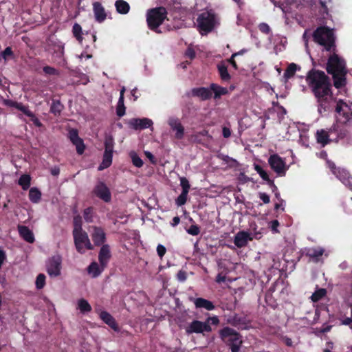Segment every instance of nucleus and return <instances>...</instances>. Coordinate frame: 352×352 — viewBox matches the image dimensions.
I'll return each instance as SVG.
<instances>
[{
    "label": "nucleus",
    "instance_id": "nucleus-1",
    "mask_svg": "<svg viewBox=\"0 0 352 352\" xmlns=\"http://www.w3.org/2000/svg\"><path fill=\"white\" fill-rule=\"evenodd\" d=\"M305 80L316 100L319 114L323 115L329 110L333 99L329 76L324 72L313 68L307 72Z\"/></svg>",
    "mask_w": 352,
    "mask_h": 352
},
{
    "label": "nucleus",
    "instance_id": "nucleus-2",
    "mask_svg": "<svg viewBox=\"0 0 352 352\" xmlns=\"http://www.w3.org/2000/svg\"><path fill=\"white\" fill-rule=\"evenodd\" d=\"M336 123L331 126L335 132L334 142L343 146H352V108L342 100H339L336 107Z\"/></svg>",
    "mask_w": 352,
    "mask_h": 352
},
{
    "label": "nucleus",
    "instance_id": "nucleus-3",
    "mask_svg": "<svg viewBox=\"0 0 352 352\" xmlns=\"http://www.w3.org/2000/svg\"><path fill=\"white\" fill-rule=\"evenodd\" d=\"M328 58L325 69L332 76L333 86L337 89H341L346 85L347 68L344 58L339 56L336 52Z\"/></svg>",
    "mask_w": 352,
    "mask_h": 352
},
{
    "label": "nucleus",
    "instance_id": "nucleus-4",
    "mask_svg": "<svg viewBox=\"0 0 352 352\" xmlns=\"http://www.w3.org/2000/svg\"><path fill=\"white\" fill-rule=\"evenodd\" d=\"M221 340L230 349L231 352H239L243 344L242 336L230 327H224L219 331Z\"/></svg>",
    "mask_w": 352,
    "mask_h": 352
},
{
    "label": "nucleus",
    "instance_id": "nucleus-5",
    "mask_svg": "<svg viewBox=\"0 0 352 352\" xmlns=\"http://www.w3.org/2000/svg\"><path fill=\"white\" fill-rule=\"evenodd\" d=\"M313 40L323 46L327 52L336 51L335 37L333 30L327 26L317 28L313 33Z\"/></svg>",
    "mask_w": 352,
    "mask_h": 352
},
{
    "label": "nucleus",
    "instance_id": "nucleus-6",
    "mask_svg": "<svg viewBox=\"0 0 352 352\" xmlns=\"http://www.w3.org/2000/svg\"><path fill=\"white\" fill-rule=\"evenodd\" d=\"M167 15L168 11L162 6L148 10L146 14L148 28L156 33H161L158 28L165 20L167 21Z\"/></svg>",
    "mask_w": 352,
    "mask_h": 352
},
{
    "label": "nucleus",
    "instance_id": "nucleus-7",
    "mask_svg": "<svg viewBox=\"0 0 352 352\" xmlns=\"http://www.w3.org/2000/svg\"><path fill=\"white\" fill-rule=\"evenodd\" d=\"M197 28L204 35L211 32L219 25L217 14L212 11H206L200 14L197 19Z\"/></svg>",
    "mask_w": 352,
    "mask_h": 352
},
{
    "label": "nucleus",
    "instance_id": "nucleus-8",
    "mask_svg": "<svg viewBox=\"0 0 352 352\" xmlns=\"http://www.w3.org/2000/svg\"><path fill=\"white\" fill-rule=\"evenodd\" d=\"M186 16V10L180 5L174 6L169 10L167 15V21H172L168 25V30L179 29L182 27Z\"/></svg>",
    "mask_w": 352,
    "mask_h": 352
},
{
    "label": "nucleus",
    "instance_id": "nucleus-9",
    "mask_svg": "<svg viewBox=\"0 0 352 352\" xmlns=\"http://www.w3.org/2000/svg\"><path fill=\"white\" fill-rule=\"evenodd\" d=\"M73 236L75 247L78 253L84 254L86 250H93L94 249L85 231L73 233Z\"/></svg>",
    "mask_w": 352,
    "mask_h": 352
},
{
    "label": "nucleus",
    "instance_id": "nucleus-10",
    "mask_svg": "<svg viewBox=\"0 0 352 352\" xmlns=\"http://www.w3.org/2000/svg\"><path fill=\"white\" fill-rule=\"evenodd\" d=\"M114 139L111 135H106L104 139V152L102 162L98 169L102 170L109 167L112 164Z\"/></svg>",
    "mask_w": 352,
    "mask_h": 352
},
{
    "label": "nucleus",
    "instance_id": "nucleus-11",
    "mask_svg": "<svg viewBox=\"0 0 352 352\" xmlns=\"http://www.w3.org/2000/svg\"><path fill=\"white\" fill-rule=\"evenodd\" d=\"M268 164L278 177H284L289 166L286 164L285 161L278 154H273L268 158Z\"/></svg>",
    "mask_w": 352,
    "mask_h": 352
},
{
    "label": "nucleus",
    "instance_id": "nucleus-12",
    "mask_svg": "<svg viewBox=\"0 0 352 352\" xmlns=\"http://www.w3.org/2000/svg\"><path fill=\"white\" fill-rule=\"evenodd\" d=\"M62 260L60 256H53L46 263L47 272L51 277H56L60 274Z\"/></svg>",
    "mask_w": 352,
    "mask_h": 352
},
{
    "label": "nucleus",
    "instance_id": "nucleus-13",
    "mask_svg": "<svg viewBox=\"0 0 352 352\" xmlns=\"http://www.w3.org/2000/svg\"><path fill=\"white\" fill-rule=\"evenodd\" d=\"M48 50L52 52L54 63L59 65H65L66 60L64 58V46L60 44L52 43Z\"/></svg>",
    "mask_w": 352,
    "mask_h": 352
},
{
    "label": "nucleus",
    "instance_id": "nucleus-14",
    "mask_svg": "<svg viewBox=\"0 0 352 352\" xmlns=\"http://www.w3.org/2000/svg\"><path fill=\"white\" fill-rule=\"evenodd\" d=\"M186 332L190 333H204V332L210 333L212 331L210 325L197 320L192 321L186 329Z\"/></svg>",
    "mask_w": 352,
    "mask_h": 352
},
{
    "label": "nucleus",
    "instance_id": "nucleus-15",
    "mask_svg": "<svg viewBox=\"0 0 352 352\" xmlns=\"http://www.w3.org/2000/svg\"><path fill=\"white\" fill-rule=\"evenodd\" d=\"M94 194L106 203L111 200V193L109 188L103 182H98L93 190Z\"/></svg>",
    "mask_w": 352,
    "mask_h": 352
},
{
    "label": "nucleus",
    "instance_id": "nucleus-16",
    "mask_svg": "<svg viewBox=\"0 0 352 352\" xmlns=\"http://www.w3.org/2000/svg\"><path fill=\"white\" fill-rule=\"evenodd\" d=\"M335 132L331 131V126L328 130H318L316 134L317 142L322 147L330 142H334Z\"/></svg>",
    "mask_w": 352,
    "mask_h": 352
},
{
    "label": "nucleus",
    "instance_id": "nucleus-17",
    "mask_svg": "<svg viewBox=\"0 0 352 352\" xmlns=\"http://www.w3.org/2000/svg\"><path fill=\"white\" fill-rule=\"evenodd\" d=\"M91 231V237L94 242V246H102L105 245L106 241V233L102 227L92 226Z\"/></svg>",
    "mask_w": 352,
    "mask_h": 352
},
{
    "label": "nucleus",
    "instance_id": "nucleus-18",
    "mask_svg": "<svg viewBox=\"0 0 352 352\" xmlns=\"http://www.w3.org/2000/svg\"><path fill=\"white\" fill-rule=\"evenodd\" d=\"M324 251L322 247H313L305 248L304 253L306 256L309 257V261L318 263L322 260Z\"/></svg>",
    "mask_w": 352,
    "mask_h": 352
},
{
    "label": "nucleus",
    "instance_id": "nucleus-19",
    "mask_svg": "<svg viewBox=\"0 0 352 352\" xmlns=\"http://www.w3.org/2000/svg\"><path fill=\"white\" fill-rule=\"evenodd\" d=\"M153 121L147 118H132L129 122L131 128L135 130H144L153 126Z\"/></svg>",
    "mask_w": 352,
    "mask_h": 352
},
{
    "label": "nucleus",
    "instance_id": "nucleus-20",
    "mask_svg": "<svg viewBox=\"0 0 352 352\" xmlns=\"http://www.w3.org/2000/svg\"><path fill=\"white\" fill-rule=\"evenodd\" d=\"M69 138L74 145L76 146V151L79 155H82L85 151V146L83 140L79 138L78 132L76 129H72L69 131Z\"/></svg>",
    "mask_w": 352,
    "mask_h": 352
},
{
    "label": "nucleus",
    "instance_id": "nucleus-21",
    "mask_svg": "<svg viewBox=\"0 0 352 352\" xmlns=\"http://www.w3.org/2000/svg\"><path fill=\"white\" fill-rule=\"evenodd\" d=\"M111 258L110 246L108 244L102 245L98 253L100 265L105 268Z\"/></svg>",
    "mask_w": 352,
    "mask_h": 352
},
{
    "label": "nucleus",
    "instance_id": "nucleus-22",
    "mask_svg": "<svg viewBox=\"0 0 352 352\" xmlns=\"http://www.w3.org/2000/svg\"><path fill=\"white\" fill-rule=\"evenodd\" d=\"M93 11L97 22L102 23L106 19L107 13L101 3L98 1L94 2Z\"/></svg>",
    "mask_w": 352,
    "mask_h": 352
},
{
    "label": "nucleus",
    "instance_id": "nucleus-23",
    "mask_svg": "<svg viewBox=\"0 0 352 352\" xmlns=\"http://www.w3.org/2000/svg\"><path fill=\"white\" fill-rule=\"evenodd\" d=\"M100 318L115 331H120L119 326L115 318L107 311H101L100 313Z\"/></svg>",
    "mask_w": 352,
    "mask_h": 352
},
{
    "label": "nucleus",
    "instance_id": "nucleus-24",
    "mask_svg": "<svg viewBox=\"0 0 352 352\" xmlns=\"http://www.w3.org/2000/svg\"><path fill=\"white\" fill-rule=\"evenodd\" d=\"M192 96L194 97H198L201 100H207L212 98V92L210 88L206 87H197L193 88L191 90Z\"/></svg>",
    "mask_w": 352,
    "mask_h": 352
},
{
    "label": "nucleus",
    "instance_id": "nucleus-25",
    "mask_svg": "<svg viewBox=\"0 0 352 352\" xmlns=\"http://www.w3.org/2000/svg\"><path fill=\"white\" fill-rule=\"evenodd\" d=\"M18 232L20 236L26 242L32 243L34 242L35 239L32 231L26 226H18Z\"/></svg>",
    "mask_w": 352,
    "mask_h": 352
},
{
    "label": "nucleus",
    "instance_id": "nucleus-26",
    "mask_svg": "<svg viewBox=\"0 0 352 352\" xmlns=\"http://www.w3.org/2000/svg\"><path fill=\"white\" fill-rule=\"evenodd\" d=\"M251 239L248 232L241 231L235 235L234 243L236 247L241 248L245 247L248 244V241Z\"/></svg>",
    "mask_w": 352,
    "mask_h": 352
},
{
    "label": "nucleus",
    "instance_id": "nucleus-27",
    "mask_svg": "<svg viewBox=\"0 0 352 352\" xmlns=\"http://www.w3.org/2000/svg\"><path fill=\"white\" fill-rule=\"evenodd\" d=\"M193 302L197 309H205L207 311H212L215 309V306L212 301L204 298H194Z\"/></svg>",
    "mask_w": 352,
    "mask_h": 352
},
{
    "label": "nucleus",
    "instance_id": "nucleus-28",
    "mask_svg": "<svg viewBox=\"0 0 352 352\" xmlns=\"http://www.w3.org/2000/svg\"><path fill=\"white\" fill-rule=\"evenodd\" d=\"M168 124L173 131H176L175 138L180 140L183 138L184 134V128L176 118H170L168 121Z\"/></svg>",
    "mask_w": 352,
    "mask_h": 352
},
{
    "label": "nucleus",
    "instance_id": "nucleus-29",
    "mask_svg": "<svg viewBox=\"0 0 352 352\" xmlns=\"http://www.w3.org/2000/svg\"><path fill=\"white\" fill-rule=\"evenodd\" d=\"M228 322L233 327H239L246 325L247 319L245 316H241L237 314H234L233 316L229 317Z\"/></svg>",
    "mask_w": 352,
    "mask_h": 352
},
{
    "label": "nucleus",
    "instance_id": "nucleus-30",
    "mask_svg": "<svg viewBox=\"0 0 352 352\" xmlns=\"http://www.w3.org/2000/svg\"><path fill=\"white\" fill-rule=\"evenodd\" d=\"M124 91H125V88L122 87V89L120 90V98L118 99V104L116 107V114L120 118L124 116L125 113H126V107H125L124 103Z\"/></svg>",
    "mask_w": 352,
    "mask_h": 352
},
{
    "label": "nucleus",
    "instance_id": "nucleus-31",
    "mask_svg": "<svg viewBox=\"0 0 352 352\" xmlns=\"http://www.w3.org/2000/svg\"><path fill=\"white\" fill-rule=\"evenodd\" d=\"M211 92L214 93V98L219 99L222 96L228 94V90L226 87H223L217 84L212 83L210 85Z\"/></svg>",
    "mask_w": 352,
    "mask_h": 352
},
{
    "label": "nucleus",
    "instance_id": "nucleus-32",
    "mask_svg": "<svg viewBox=\"0 0 352 352\" xmlns=\"http://www.w3.org/2000/svg\"><path fill=\"white\" fill-rule=\"evenodd\" d=\"M6 104L10 107H14L15 109L21 111L27 116H32V112L28 109V107L23 104L21 102L8 100Z\"/></svg>",
    "mask_w": 352,
    "mask_h": 352
},
{
    "label": "nucleus",
    "instance_id": "nucleus-33",
    "mask_svg": "<svg viewBox=\"0 0 352 352\" xmlns=\"http://www.w3.org/2000/svg\"><path fill=\"white\" fill-rule=\"evenodd\" d=\"M217 69L221 79L224 82H228L231 79V75L228 71V67L221 62L217 65Z\"/></svg>",
    "mask_w": 352,
    "mask_h": 352
},
{
    "label": "nucleus",
    "instance_id": "nucleus-34",
    "mask_svg": "<svg viewBox=\"0 0 352 352\" xmlns=\"http://www.w3.org/2000/svg\"><path fill=\"white\" fill-rule=\"evenodd\" d=\"M104 268L100 267L98 263L94 261L87 267V272L93 278H96L102 272Z\"/></svg>",
    "mask_w": 352,
    "mask_h": 352
},
{
    "label": "nucleus",
    "instance_id": "nucleus-35",
    "mask_svg": "<svg viewBox=\"0 0 352 352\" xmlns=\"http://www.w3.org/2000/svg\"><path fill=\"white\" fill-rule=\"evenodd\" d=\"M41 192L38 188L36 187L30 188L28 197L32 203L38 204L41 199Z\"/></svg>",
    "mask_w": 352,
    "mask_h": 352
},
{
    "label": "nucleus",
    "instance_id": "nucleus-36",
    "mask_svg": "<svg viewBox=\"0 0 352 352\" xmlns=\"http://www.w3.org/2000/svg\"><path fill=\"white\" fill-rule=\"evenodd\" d=\"M116 11L122 14H126L129 12L130 6L124 0H117L115 3Z\"/></svg>",
    "mask_w": 352,
    "mask_h": 352
},
{
    "label": "nucleus",
    "instance_id": "nucleus-37",
    "mask_svg": "<svg viewBox=\"0 0 352 352\" xmlns=\"http://www.w3.org/2000/svg\"><path fill=\"white\" fill-rule=\"evenodd\" d=\"M300 67L297 65L296 63H290L284 72V78L287 80L292 78L297 70H300Z\"/></svg>",
    "mask_w": 352,
    "mask_h": 352
},
{
    "label": "nucleus",
    "instance_id": "nucleus-38",
    "mask_svg": "<svg viewBox=\"0 0 352 352\" xmlns=\"http://www.w3.org/2000/svg\"><path fill=\"white\" fill-rule=\"evenodd\" d=\"M64 106L59 100H52L50 107V112L54 116H59L63 111Z\"/></svg>",
    "mask_w": 352,
    "mask_h": 352
},
{
    "label": "nucleus",
    "instance_id": "nucleus-39",
    "mask_svg": "<svg viewBox=\"0 0 352 352\" xmlns=\"http://www.w3.org/2000/svg\"><path fill=\"white\" fill-rule=\"evenodd\" d=\"M18 184L22 187L23 190H27L31 184L30 175L28 174L22 175L18 181Z\"/></svg>",
    "mask_w": 352,
    "mask_h": 352
},
{
    "label": "nucleus",
    "instance_id": "nucleus-40",
    "mask_svg": "<svg viewBox=\"0 0 352 352\" xmlns=\"http://www.w3.org/2000/svg\"><path fill=\"white\" fill-rule=\"evenodd\" d=\"M78 306L82 313L89 312L91 310V307L87 300L82 298L78 300Z\"/></svg>",
    "mask_w": 352,
    "mask_h": 352
},
{
    "label": "nucleus",
    "instance_id": "nucleus-41",
    "mask_svg": "<svg viewBox=\"0 0 352 352\" xmlns=\"http://www.w3.org/2000/svg\"><path fill=\"white\" fill-rule=\"evenodd\" d=\"M82 217L80 215H76L74 217L73 224H74V230L73 233L78 232L84 231L82 228Z\"/></svg>",
    "mask_w": 352,
    "mask_h": 352
},
{
    "label": "nucleus",
    "instance_id": "nucleus-42",
    "mask_svg": "<svg viewBox=\"0 0 352 352\" xmlns=\"http://www.w3.org/2000/svg\"><path fill=\"white\" fill-rule=\"evenodd\" d=\"M327 294V290L325 289L321 288L316 290L311 296V299L313 302H318L321 300L323 297L325 296Z\"/></svg>",
    "mask_w": 352,
    "mask_h": 352
},
{
    "label": "nucleus",
    "instance_id": "nucleus-43",
    "mask_svg": "<svg viewBox=\"0 0 352 352\" xmlns=\"http://www.w3.org/2000/svg\"><path fill=\"white\" fill-rule=\"evenodd\" d=\"M72 32L74 34V36L79 41L82 42V28L80 25L78 23H74L72 28Z\"/></svg>",
    "mask_w": 352,
    "mask_h": 352
},
{
    "label": "nucleus",
    "instance_id": "nucleus-44",
    "mask_svg": "<svg viewBox=\"0 0 352 352\" xmlns=\"http://www.w3.org/2000/svg\"><path fill=\"white\" fill-rule=\"evenodd\" d=\"M129 155L131 159L132 163L135 166L140 168L143 166V160L138 156V155L135 152H131Z\"/></svg>",
    "mask_w": 352,
    "mask_h": 352
},
{
    "label": "nucleus",
    "instance_id": "nucleus-45",
    "mask_svg": "<svg viewBox=\"0 0 352 352\" xmlns=\"http://www.w3.org/2000/svg\"><path fill=\"white\" fill-rule=\"evenodd\" d=\"M93 211L94 208L92 207H88L84 210L83 217L86 222H93Z\"/></svg>",
    "mask_w": 352,
    "mask_h": 352
},
{
    "label": "nucleus",
    "instance_id": "nucleus-46",
    "mask_svg": "<svg viewBox=\"0 0 352 352\" xmlns=\"http://www.w3.org/2000/svg\"><path fill=\"white\" fill-rule=\"evenodd\" d=\"M0 56L4 60L14 58V52L11 47H7L3 52L0 53Z\"/></svg>",
    "mask_w": 352,
    "mask_h": 352
},
{
    "label": "nucleus",
    "instance_id": "nucleus-47",
    "mask_svg": "<svg viewBox=\"0 0 352 352\" xmlns=\"http://www.w3.org/2000/svg\"><path fill=\"white\" fill-rule=\"evenodd\" d=\"M36 287L38 289H43L45 285V276L43 274H39L36 279Z\"/></svg>",
    "mask_w": 352,
    "mask_h": 352
},
{
    "label": "nucleus",
    "instance_id": "nucleus-48",
    "mask_svg": "<svg viewBox=\"0 0 352 352\" xmlns=\"http://www.w3.org/2000/svg\"><path fill=\"white\" fill-rule=\"evenodd\" d=\"M344 177H340V180L350 190H352V177L349 175V173H344Z\"/></svg>",
    "mask_w": 352,
    "mask_h": 352
},
{
    "label": "nucleus",
    "instance_id": "nucleus-49",
    "mask_svg": "<svg viewBox=\"0 0 352 352\" xmlns=\"http://www.w3.org/2000/svg\"><path fill=\"white\" fill-rule=\"evenodd\" d=\"M43 71L46 75H49V76H59L60 75V72L58 69H56V68H54L53 67L48 66V65L43 67Z\"/></svg>",
    "mask_w": 352,
    "mask_h": 352
},
{
    "label": "nucleus",
    "instance_id": "nucleus-50",
    "mask_svg": "<svg viewBox=\"0 0 352 352\" xmlns=\"http://www.w3.org/2000/svg\"><path fill=\"white\" fill-rule=\"evenodd\" d=\"M188 192H182L177 197L175 200L176 204L179 206H182L186 203Z\"/></svg>",
    "mask_w": 352,
    "mask_h": 352
},
{
    "label": "nucleus",
    "instance_id": "nucleus-51",
    "mask_svg": "<svg viewBox=\"0 0 352 352\" xmlns=\"http://www.w3.org/2000/svg\"><path fill=\"white\" fill-rule=\"evenodd\" d=\"M186 232L190 235L197 236L200 233V227L197 224H192L186 230Z\"/></svg>",
    "mask_w": 352,
    "mask_h": 352
},
{
    "label": "nucleus",
    "instance_id": "nucleus-52",
    "mask_svg": "<svg viewBox=\"0 0 352 352\" xmlns=\"http://www.w3.org/2000/svg\"><path fill=\"white\" fill-rule=\"evenodd\" d=\"M180 186H182V192H189L190 186L186 177H180Z\"/></svg>",
    "mask_w": 352,
    "mask_h": 352
},
{
    "label": "nucleus",
    "instance_id": "nucleus-53",
    "mask_svg": "<svg viewBox=\"0 0 352 352\" xmlns=\"http://www.w3.org/2000/svg\"><path fill=\"white\" fill-rule=\"evenodd\" d=\"M245 52H246L245 50H241V51L234 53L232 54L231 57L228 59V62L232 65V67L235 69H238V65L234 60V58L237 56L238 55L243 54Z\"/></svg>",
    "mask_w": 352,
    "mask_h": 352
},
{
    "label": "nucleus",
    "instance_id": "nucleus-54",
    "mask_svg": "<svg viewBox=\"0 0 352 352\" xmlns=\"http://www.w3.org/2000/svg\"><path fill=\"white\" fill-rule=\"evenodd\" d=\"M206 323L210 325V324H212V325H218L220 322V320L218 318V316H212V317H208L206 320Z\"/></svg>",
    "mask_w": 352,
    "mask_h": 352
},
{
    "label": "nucleus",
    "instance_id": "nucleus-55",
    "mask_svg": "<svg viewBox=\"0 0 352 352\" xmlns=\"http://www.w3.org/2000/svg\"><path fill=\"white\" fill-rule=\"evenodd\" d=\"M260 177L265 182H267L268 185L273 184V180H272L268 174L265 170H263L260 174H258Z\"/></svg>",
    "mask_w": 352,
    "mask_h": 352
},
{
    "label": "nucleus",
    "instance_id": "nucleus-56",
    "mask_svg": "<svg viewBox=\"0 0 352 352\" xmlns=\"http://www.w3.org/2000/svg\"><path fill=\"white\" fill-rule=\"evenodd\" d=\"M166 252V249L163 245L159 244L157 246V253L160 258H163V256L165 255Z\"/></svg>",
    "mask_w": 352,
    "mask_h": 352
},
{
    "label": "nucleus",
    "instance_id": "nucleus-57",
    "mask_svg": "<svg viewBox=\"0 0 352 352\" xmlns=\"http://www.w3.org/2000/svg\"><path fill=\"white\" fill-rule=\"evenodd\" d=\"M259 30L261 32L268 34L271 32L270 26L265 23H262L259 25Z\"/></svg>",
    "mask_w": 352,
    "mask_h": 352
},
{
    "label": "nucleus",
    "instance_id": "nucleus-58",
    "mask_svg": "<svg viewBox=\"0 0 352 352\" xmlns=\"http://www.w3.org/2000/svg\"><path fill=\"white\" fill-rule=\"evenodd\" d=\"M185 56L189 58L190 60H193L195 58L196 53L192 48L188 47L185 52Z\"/></svg>",
    "mask_w": 352,
    "mask_h": 352
},
{
    "label": "nucleus",
    "instance_id": "nucleus-59",
    "mask_svg": "<svg viewBox=\"0 0 352 352\" xmlns=\"http://www.w3.org/2000/svg\"><path fill=\"white\" fill-rule=\"evenodd\" d=\"M259 198L263 201L264 204H268L270 201V196L265 192H259Z\"/></svg>",
    "mask_w": 352,
    "mask_h": 352
},
{
    "label": "nucleus",
    "instance_id": "nucleus-60",
    "mask_svg": "<svg viewBox=\"0 0 352 352\" xmlns=\"http://www.w3.org/2000/svg\"><path fill=\"white\" fill-rule=\"evenodd\" d=\"M144 154L146 157L149 160L151 164H156L157 160L155 157V156L149 151H145Z\"/></svg>",
    "mask_w": 352,
    "mask_h": 352
},
{
    "label": "nucleus",
    "instance_id": "nucleus-61",
    "mask_svg": "<svg viewBox=\"0 0 352 352\" xmlns=\"http://www.w3.org/2000/svg\"><path fill=\"white\" fill-rule=\"evenodd\" d=\"M31 118V120L34 123V124L38 127H41L42 126V123L41 121L35 116L34 113L32 112V116H29Z\"/></svg>",
    "mask_w": 352,
    "mask_h": 352
},
{
    "label": "nucleus",
    "instance_id": "nucleus-62",
    "mask_svg": "<svg viewBox=\"0 0 352 352\" xmlns=\"http://www.w3.org/2000/svg\"><path fill=\"white\" fill-rule=\"evenodd\" d=\"M280 223L278 220H273L271 221V229L274 232H278L277 228L279 226Z\"/></svg>",
    "mask_w": 352,
    "mask_h": 352
},
{
    "label": "nucleus",
    "instance_id": "nucleus-63",
    "mask_svg": "<svg viewBox=\"0 0 352 352\" xmlns=\"http://www.w3.org/2000/svg\"><path fill=\"white\" fill-rule=\"evenodd\" d=\"M177 278L180 281H184L186 280L187 276L186 273L184 271H179V272L177 274Z\"/></svg>",
    "mask_w": 352,
    "mask_h": 352
},
{
    "label": "nucleus",
    "instance_id": "nucleus-64",
    "mask_svg": "<svg viewBox=\"0 0 352 352\" xmlns=\"http://www.w3.org/2000/svg\"><path fill=\"white\" fill-rule=\"evenodd\" d=\"M331 325L324 324L322 327L320 329V331L323 333H327L331 331Z\"/></svg>",
    "mask_w": 352,
    "mask_h": 352
}]
</instances>
